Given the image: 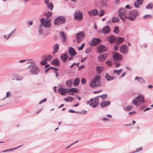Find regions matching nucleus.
Segmentation results:
<instances>
[{"label":"nucleus","mask_w":153,"mask_h":153,"mask_svg":"<svg viewBox=\"0 0 153 153\" xmlns=\"http://www.w3.org/2000/svg\"><path fill=\"white\" fill-rule=\"evenodd\" d=\"M30 73L33 75H37L39 73L40 69L36 65L33 63L32 65H29L28 67Z\"/></svg>","instance_id":"obj_1"},{"label":"nucleus","mask_w":153,"mask_h":153,"mask_svg":"<svg viewBox=\"0 0 153 153\" xmlns=\"http://www.w3.org/2000/svg\"><path fill=\"white\" fill-rule=\"evenodd\" d=\"M100 75L95 76L94 79L91 81L89 83V85L91 87L95 88L101 86V84L100 82Z\"/></svg>","instance_id":"obj_2"},{"label":"nucleus","mask_w":153,"mask_h":153,"mask_svg":"<svg viewBox=\"0 0 153 153\" xmlns=\"http://www.w3.org/2000/svg\"><path fill=\"white\" fill-rule=\"evenodd\" d=\"M87 104H89L94 108H96L99 104V98L98 97H96L94 98H91L87 102Z\"/></svg>","instance_id":"obj_3"},{"label":"nucleus","mask_w":153,"mask_h":153,"mask_svg":"<svg viewBox=\"0 0 153 153\" xmlns=\"http://www.w3.org/2000/svg\"><path fill=\"white\" fill-rule=\"evenodd\" d=\"M144 102L143 96L142 95H139L132 101V103L136 106L138 107L139 106V104L137 103L138 102L142 104Z\"/></svg>","instance_id":"obj_4"},{"label":"nucleus","mask_w":153,"mask_h":153,"mask_svg":"<svg viewBox=\"0 0 153 153\" xmlns=\"http://www.w3.org/2000/svg\"><path fill=\"white\" fill-rule=\"evenodd\" d=\"M138 15L139 13L138 11L136 10H134L129 12L128 16H127L126 18L131 21H133Z\"/></svg>","instance_id":"obj_5"},{"label":"nucleus","mask_w":153,"mask_h":153,"mask_svg":"<svg viewBox=\"0 0 153 153\" xmlns=\"http://www.w3.org/2000/svg\"><path fill=\"white\" fill-rule=\"evenodd\" d=\"M126 10L125 8H120L119 9L118 13L120 18L124 22L125 21V18H126V17H127V16L126 15Z\"/></svg>","instance_id":"obj_6"},{"label":"nucleus","mask_w":153,"mask_h":153,"mask_svg":"<svg viewBox=\"0 0 153 153\" xmlns=\"http://www.w3.org/2000/svg\"><path fill=\"white\" fill-rule=\"evenodd\" d=\"M85 36V33L84 32H80L76 35V37L77 42L79 43L83 39Z\"/></svg>","instance_id":"obj_7"},{"label":"nucleus","mask_w":153,"mask_h":153,"mask_svg":"<svg viewBox=\"0 0 153 153\" xmlns=\"http://www.w3.org/2000/svg\"><path fill=\"white\" fill-rule=\"evenodd\" d=\"M65 17L60 16L58 17L54 21V24L55 25H59L64 23L65 22Z\"/></svg>","instance_id":"obj_8"},{"label":"nucleus","mask_w":153,"mask_h":153,"mask_svg":"<svg viewBox=\"0 0 153 153\" xmlns=\"http://www.w3.org/2000/svg\"><path fill=\"white\" fill-rule=\"evenodd\" d=\"M74 15V19L78 21H81L83 19L82 14L78 11H75Z\"/></svg>","instance_id":"obj_9"},{"label":"nucleus","mask_w":153,"mask_h":153,"mask_svg":"<svg viewBox=\"0 0 153 153\" xmlns=\"http://www.w3.org/2000/svg\"><path fill=\"white\" fill-rule=\"evenodd\" d=\"M111 31L110 27L108 25H105L103 28L99 31V32H102L104 34H108Z\"/></svg>","instance_id":"obj_10"},{"label":"nucleus","mask_w":153,"mask_h":153,"mask_svg":"<svg viewBox=\"0 0 153 153\" xmlns=\"http://www.w3.org/2000/svg\"><path fill=\"white\" fill-rule=\"evenodd\" d=\"M113 59L114 60L119 61L122 59L123 57L120 53L115 52L113 54Z\"/></svg>","instance_id":"obj_11"},{"label":"nucleus","mask_w":153,"mask_h":153,"mask_svg":"<svg viewBox=\"0 0 153 153\" xmlns=\"http://www.w3.org/2000/svg\"><path fill=\"white\" fill-rule=\"evenodd\" d=\"M51 19L45 20V21L40 23L41 27H44L45 28H49L51 26Z\"/></svg>","instance_id":"obj_12"},{"label":"nucleus","mask_w":153,"mask_h":153,"mask_svg":"<svg viewBox=\"0 0 153 153\" xmlns=\"http://www.w3.org/2000/svg\"><path fill=\"white\" fill-rule=\"evenodd\" d=\"M128 48L125 45H123L120 48V52L125 54L127 53L128 52Z\"/></svg>","instance_id":"obj_13"},{"label":"nucleus","mask_w":153,"mask_h":153,"mask_svg":"<svg viewBox=\"0 0 153 153\" xmlns=\"http://www.w3.org/2000/svg\"><path fill=\"white\" fill-rule=\"evenodd\" d=\"M101 40L98 38H93L92 40V42L90 45L91 46L93 47L95 46L97 44L100 43Z\"/></svg>","instance_id":"obj_14"},{"label":"nucleus","mask_w":153,"mask_h":153,"mask_svg":"<svg viewBox=\"0 0 153 153\" xmlns=\"http://www.w3.org/2000/svg\"><path fill=\"white\" fill-rule=\"evenodd\" d=\"M105 49L106 48L105 46L103 45H101L98 46L97 51L98 53L101 54L102 52L105 51Z\"/></svg>","instance_id":"obj_15"},{"label":"nucleus","mask_w":153,"mask_h":153,"mask_svg":"<svg viewBox=\"0 0 153 153\" xmlns=\"http://www.w3.org/2000/svg\"><path fill=\"white\" fill-rule=\"evenodd\" d=\"M57 91L58 93L62 95H65L66 93H68V90H67L63 88H59L58 89Z\"/></svg>","instance_id":"obj_16"},{"label":"nucleus","mask_w":153,"mask_h":153,"mask_svg":"<svg viewBox=\"0 0 153 153\" xmlns=\"http://www.w3.org/2000/svg\"><path fill=\"white\" fill-rule=\"evenodd\" d=\"M106 39L110 44H112L115 42L116 38L114 36L111 35L108 36Z\"/></svg>","instance_id":"obj_17"},{"label":"nucleus","mask_w":153,"mask_h":153,"mask_svg":"<svg viewBox=\"0 0 153 153\" xmlns=\"http://www.w3.org/2000/svg\"><path fill=\"white\" fill-rule=\"evenodd\" d=\"M108 56L107 53H104L99 55L98 59V60L100 62H103L106 59Z\"/></svg>","instance_id":"obj_18"},{"label":"nucleus","mask_w":153,"mask_h":153,"mask_svg":"<svg viewBox=\"0 0 153 153\" xmlns=\"http://www.w3.org/2000/svg\"><path fill=\"white\" fill-rule=\"evenodd\" d=\"M111 102L109 101H103L101 102L100 106L102 108H104L109 105Z\"/></svg>","instance_id":"obj_19"},{"label":"nucleus","mask_w":153,"mask_h":153,"mask_svg":"<svg viewBox=\"0 0 153 153\" xmlns=\"http://www.w3.org/2000/svg\"><path fill=\"white\" fill-rule=\"evenodd\" d=\"M143 2V0H137L134 3V5L135 7L136 8H139V5L142 4Z\"/></svg>","instance_id":"obj_20"},{"label":"nucleus","mask_w":153,"mask_h":153,"mask_svg":"<svg viewBox=\"0 0 153 153\" xmlns=\"http://www.w3.org/2000/svg\"><path fill=\"white\" fill-rule=\"evenodd\" d=\"M60 33L62 37L61 39L62 42H66L67 39V36L66 33H65L63 31H60Z\"/></svg>","instance_id":"obj_21"},{"label":"nucleus","mask_w":153,"mask_h":153,"mask_svg":"<svg viewBox=\"0 0 153 153\" xmlns=\"http://www.w3.org/2000/svg\"><path fill=\"white\" fill-rule=\"evenodd\" d=\"M59 45L58 44H56L53 47V49L54 50L53 52V54L57 53L59 49Z\"/></svg>","instance_id":"obj_22"},{"label":"nucleus","mask_w":153,"mask_h":153,"mask_svg":"<svg viewBox=\"0 0 153 153\" xmlns=\"http://www.w3.org/2000/svg\"><path fill=\"white\" fill-rule=\"evenodd\" d=\"M89 15L90 16H96L97 15H98V12L96 9H94L91 11L88 12Z\"/></svg>","instance_id":"obj_23"},{"label":"nucleus","mask_w":153,"mask_h":153,"mask_svg":"<svg viewBox=\"0 0 153 153\" xmlns=\"http://www.w3.org/2000/svg\"><path fill=\"white\" fill-rule=\"evenodd\" d=\"M68 51L71 56H74L76 55V52L73 48L70 47L69 48Z\"/></svg>","instance_id":"obj_24"},{"label":"nucleus","mask_w":153,"mask_h":153,"mask_svg":"<svg viewBox=\"0 0 153 153\" xmlns=\"http://www.w3.org/2000/svg\"><path fill=\"white\" fill-rule=\"evenodd\" d=\"M60 58L62 62H65L66 61L68 58V56L66 54H62L60 55Z\"/></svg>","instance_id":"obj_25"},{"label":"nucleus","mask_w":153,"mask_h":153,"mask_svg":"<svg viewBox=\"0 0 153 153\" xmlns=\"http://www.w3.org/2000/svg\"><path fill=\"white\" fill-rule=\"evenodd\" d=\"M124 39L123 38L117 37L116 42V45H119L124 41Z\"/></svg>","instance_id":"obj_26"},{"label":"nucleus","mask_w":153,"mask_h":153,"mask_svg":"<svg viewBox=\"0 0 153 153\" xmlns=\"http://www.w3.org/2000/svg\"><path fill=\"white\" fill-rule=\"evenodd\" d=\"M51 63L53 65L58 66L59 65L60 62L59 60L57 59H55L53 60Z\"/></svg>","instance_id":"obj_27"},{"label":"nucleus","mask_w":153,"mask_h":153,"mask_svg":"<svg viewBox=\"0 0 153 153\" xmlns=\"http://www.w3.org/2000/svg\"><path fill=\"white\" fill-rule=\"evenodd\" d=\"M96 70L99 74H100L103 71L104 68L102 66H97L96 68Z\"/></svg>","instance_id":"obj_28"},{"label":"nucleus","mask_w":153,"mask_h":153,"mask_svg":"<svg viewBox=\"0 0 153 153\" xmlns=\"http://www.w3.org/2000/svg\"><path fill=\"white\" fill-rule=\"evenodd\" d=\"M105 77L106 79L108 81L112 80L115 78V77L114 76H110L108 73H106L105 75Z\"/></svg>","instance_id":"obj_29"},{"label":"nucleus","mask_w":153,"mask_h":153,"mask_svg":"<svg viewBox=\"0 0 153 153\" xmlns=\"http://www.w3.org/2000/svg\"><path fill=\"white\" fill-rule=\"evenodd\" d=\"M80 82V79L79 78H77L75 79L74 81L73 82V84L74 86H78Z\"/></svg>","instance_id":"obj_30"},{"label":"nucleus","mask_w":153,"mask_h":153,"mask_svg":"<svg viewBox=\"0 0 153 153\" xmlns=\"http://www.w3.org/2000/svg\"><path fill=\"white\" fill-rule=\"evenodd\" d=\"M47 7L48 9L50 10H52L53 7V4L51 2H50L47 4Z\"/></svg>","instance_id":"obj_31"},{"label":"nucleus","mask_w":153,"mask_h":153,"mask_svg":"<svg viewBox=\"0 0 153 153\" xmlns=\"http://www.w3.org/2000/svg\"><path fill=\"white\" fill-rule=\"evenodd\" d=\"M65 84L67 87H71L72 85V83L71 80H69L66 82Z\"/></svg>","instance_id":"obj_32"},{"label":"nucleus","mask_w":153,"mask_h":153,"mask_svg":"<svg viewBox=\"0 0 153 153\" xmlns=\"http://www.w3.org/2000/svg\"><path fill=\"white\" fill-rule=\"evenodd\" d=\"M74 99V98L70 96L68 97L67 98H64V100L66 102H68L69 101H71Z\"/></svg>","instance_id":"obj_33"},{"label":"nucleus","mask_w":153,"mask_h":153,"mask_svg":"<svg viewBox=\"0 0 153 153\" xmlns=\"http://www.w3.org/2000/svg\"><path fill=\"white\" fill-rule=\"evenodd\" d=\"M135 79L137 80L139 82L142 83L145 82L143 79L140 77L136 76L135 77Z\"/></svg>","instance_id":"obj_34"},{"label":"nucleus","mask_w":153,"mask_h":153,"mask_svg":"<svg viewBox=\"0 0 153 153\" xmlns=\"http://www.w3.org/2000/svg\"><path fill=\"white\" fill-rule=\"evenodd\" d=\"M77 88H71L69 90H68V92H73L74 93H76L77 92Z\"/></svg>","instance_id":"obj_35"},{"label":"nucleus","mask_w":153,"mask_h":153,"mask_svg":"<svg viewBox=\"0 0 153 153\" xmlns=\"http://www.w3.org/2000/svg\"><path fill=\"white\" fill-rule=\"evenodd\" d=\"M122 71V69L117 70H114L113 72L114 73L117 74L118 76H119L121 73Z\"/></svg>","instance_id":"obj_36"},{"label":"nucleus","mask_w":153,"mask_h":153,"mask_svg":"<svg viewBox=\"0 0 153 153\" xmlns=\"http://www.w3.org/2000/svg\"><path fill=\"white\" fill-rule=\"evenodd\" d=\"M119 27L117 26H115L114 30V33L116 34H117L119 33Z\"/></svg>","instance_id":"obj_37"},{"label":"nucleus","mask_w":153,"mask_h":153,"mask_svg":"<svg viewBox=\"0 0 153 153\" xmlns=\"http://www.w3.org/2000/svg\"><path fill=\"white\" fill-rule=\"evenodd\" d=\"M105 11L103 10H101L100 12L98 13V15L99 16H103L105 14Z\"/></svg>","instance_id":"obj_38"},{"label":"nucleus","mask_w":153,"mask_h":153,"mask_svg":"<svg viewBox=\"0 0 153 153\" xmlns=\"http://www.w3.org/2000/svg\"><path fill=\"white\" fill-rule=\"evenodd\" d=\"M26 63L27 64H30V65H32L33 63H35V62H33V59H27L26 60Z\"/></svg>","instance_id":"obj_39"},{"label":"nucleus","mask_w":153,"mask_h":153,"mask_svg":"<svg viewBox=\"0 0 153 153\" xmlns=\"http://www.w3.org/2000/svg\"><path fill=\"white\" fill-rule=\"evenodd\" d=\"M52 12L50 11L47 13L46 16V19L47 20L49 19L52 16Z\"/></svg>","instance_id":"obj_40"},{"label":"nucleus","mask_w":153,"mask_h":153,"mask_svg":"<svg viewBox=\"0 0 153 153\" xmlns=\"http://www.w3.org/2000/svg\"><path fill=\"white\" fill-rule=\"evenodd\" d=\"M107 96V95L106 94H105L104 95L98 96L97 97H98V98L99 97H101L102 100H104L106 98Z\"/></svg>","instance_id":"obj_41"},{"label":"nucleus","mask_w":153,"mask_h":153,"mask_svg":"<svg viewBox=\"0 0 153 153\" xmlns=\"http://www.w3.org/2000/svg\"><path fill=\"white\" fill-rule=\"evenodd\" d=\"M119 21V19L118 18H116L114 17H113L112 18V22L113 23H115L116 22H118Z\"/></svg>","instance_id":"obj_42"},{"label":"nucleus","mask_w":153,"mask_h":153,"mask_svg":"<svg viewBox=\"0 0 153 153\" xmlns=\"http://www.w3.org/2000/svg\"><path fill=\"white\" fill-rule=\"evenodd\" d=\"M16 31V29L14 30L12 32H11L7 36V38H9L11 36H13L14 34V32Z\"/></svg>","instance_id":"obj_43"},{"label":"nucleus","mask_w":153,"mask_h":153,"mask_svg":"<svg viewBox=\"0 0 153 153\" xmlns=\"http://www.w3.org/2000/svg\"><path fill=\"white\" fill-rule=\"evenodd\" d=\"M132 108V106H128L124 108V109L127 111L130 110Z\"/></svg>","instance_id":"obj_44"},{"label":"nucleus","mask_w":153,"mask_h":153,"mask_svg":"<svg viewBox=\"0 0 153 153\" xmlns=\"http://www.w3.org/2000/svg\"><path fill=\"white\" fill-rule=\"evenodd\" d=\"M105 63L108 65V66H111L113 65V62L111 61H110V60H108V61H107L105 62Z\"/></svg>","instance_id":"obj_45"},{"label":"nucleus","mask_w":153,"mask_h":153,"mask_svg":"<svg viewBox=\"0 0 153 153\" xmlns=\"http://www.w3.org/2000/svg\"><path fill=\"white\" fill-rule=\"evenodd\" d=\"M41 27L40 26V27L38 28L39 34V35H42L43 33V30Z\"/></svg>","instance_id":"obj_46"},{"label":"nucleus","mask_w":153,"mask_h":153,"mask_svg":"<svg viewBox=\"0 0 153 153\" xmlns=\"http://www.w3.org/2000/svg\"><path fill=\"white\" fill-rule=\"evenodd\" d=\"M152 7L153 4L152 3H150L146 6V8L147 9H151L152 8Z\"/></svg>","instance_id":"obj_47"},{"label":"nucleus","mask_w":153,"mask_h":153,"mask_svg":"<svg viewBox=\"0 0 153 153\" xmlns=\"http://www.w3.org/2000/svg\"><path fill=\"white\" fill-rule=\"evenodd\" d=\"M47 63V61L45 59L42 60L40 62V64L42 65H45Z\"/></svg>","instance_id":"obj_48"},{"label":"nucleus","mask_w":153,"mask_h":153,"mask_svg":"<svg viewBox=\"0 0 153 153\" xmlns=\"http://www.w3.org/2000/svg\"><path fill=\"white\" fill-rule=\"evenodd\" d=\"M85 45V43H83L80 47H78V49L79 51H81L83 49Z\"/></svg>","instance_id":"obj_49"},{"label":"nucleus","mask_w":153,"mask_h":153,"mask_svg":"<svg viewBox=\"0 0 153 153\" xmlns=\"http://www.w3.org/2000/svg\"><path fill=\"white\" fill-rule=\"evenodd\" d=\"M52 56L51 55H48L47 57H46V59H46V60L47 61H50V60H51V59H52Z\"/></svg>","instance_id":"obj_50"},{"label":"nucleus","mask_w":153,"mask_h":153,"mask_svg":"<svg viewBox=\"0 0 153 153\" xmlns=\"http://www.w3.org/2000/svg\"><path fill=\"white\" fill-rule=\"evenodd\" d=\"M19 147H20V146H19L17 147H16V148H12V149H8V152H11L12 151H14L15 150H16V149H17L18 148H19Z\"/></svg>","instance_id":"obj_51"},{"label":"nucleus","mask_w":153,"mask_h":153,"mask_svg":"<svg viewBox=\"0 0 153 153\" xmlns=\"http://www.w3.org/2000/svg\"><path fill=\"white\" fill-rule=\"evenodd\" d=\"M114 65L115 66L117 67H119L120 65V63L119 62H114Z\"/></svg>","instance_id":"obj_52"},{"label":"nucleus","mask_w":153,"mask_h":153,"mask_svg":"<svg viewBox=\"0 0 153 153\" xmlns=\"http://www.w3.org/2000/svg\"><path fill=\"white\" fill-rule=\"evenodd\" d=\"M151 17V16L150 15H144L143 16V18H144L145 19H147L148 18H150Z\"/></svg>","instance_id":"obj_53"},{"label":"nucleus","mask_w":153,"mask_h":153,"mask_svg":"<svg viewBox=\"0 0 153 153\" xmlns=\"http://www.w3.org/2000/svg\"><path fill=\"white\" fill-rule=\"evenodd\" d=\"M118 45H114V50L115 51H116L119 48V47L118 46Z\"/></svg>","instance_id":"obj_54"},{"label":"nucleus","mask_w":153,"mask_h":153,"mask_svg":"<svg viewBox=\"0 0 153 153\" xmlns=\"http://www.w3.org/2000/svg\"><path fill=\"white\" fill-rule=\"evenodd\" d=\"M86 82V79H84L83 78H82V79H81V82L82 83L84 84Z\"/></svg>","instance_id":"obj_55"},{"label":"nucleus","mask_w":153,"mask_h":153,"mask_svg":"<svg viewBox=\"0 0 153 153\" xmlns=\"http://www.w3.org/2000/svg\"><path fill=\"white\" fill-rule=\"evenodd\" d=\"M11 95V93L9 91H8L6 93V97H9Z\"/></svg>","instance_id":"obj_56"},{"label":"nucleus","mask_w":153,"mask_h":153,"mask_svg":"<svg viewBox=\"0 0 153 153\" xmlns=\"http://www.w3.org/2000/svg\"><path fill=\"white\" fill-rule=\"evenodd\" d=\"M46 98H45L43 100H42L40 102H39V104H41L43 102H45L46 101Z\"/></svg>","instance_id":"obj_57"},{"label":"nucleus","mask_w":153,"mask_h":153,"mask_svg":"<svg viewBox=\"0 0 153 153\" xmlns=\"http://www.w3.org/2000/svg\"><path fill=\"white\" fill-rule=\"evenodd\" d=\"M78 142V141H77L76 142H74L73 143H72L69 146H68V147H67L65 149H67L69 148L70 147H71L72 145H73V144H74Z\"/></svg>","instance_id":"obj_58"},{"label":"nucleus","mask_w":153,"mask_h":153,"mask_svg":"<svg viewBox=\"0 0 153 153\" xmlns=\"http://www.w3.org/2000/svg\"><path fill=\"white\" fill-rule=\"evenodd\" d=\"M27 23L30 25H32L33 24L32 21V20L27 21Z\"/></svg>","instance_id":"obj_59"},{"label":"nucleus","mask_w":153,"mask_h":153,"mask_svg":"<svg viewBox=\"0 0 153 153\" xmlns=\"http://www.w3.org/2000/svg\"><path fill=\"white\" fill-rule=\"evenodd\" d=\"M136 149L137 150V151H136V152L140 151H141L142 150V147H140L138 148H137ZM135 152H134V153Z\"/></svg>","instance_id":"obj_60"},{"label":"nucleus","mask_w":153,"mask_h":153,"mask_svg":"<svg viewBox=\"0 0 153 153\" xmlns=\"http://www.w3.org/2000/svg\"><path fill=\"white\" fill-rule=\"evenodd\" d=\"M125 8L127 9H130L131 8L130 7L129 5H127L125 7Z\"/></svg>","instance_id":"obj_61"},{"label":"nucleus","mask_w":153,"mask_h":153,"mask_svg":"<svg viewBox=\"0 0 153 153\" xmlns=\"http://www.w3.org/2000/svg\"><path fill=\"white\" fill-rule=\"evenodd\" d=\"M102 120L104 121H108L109 120V119L107 118L104 117L102 118Z\"/></svg>","instance_id":"obj_62"},{"label":"nucleus","mask_w":153,"mask_h":153,"mask_svg":"<svg viewBox=\"0 0 153 153\" xmlns=\"http://www.w3.org/2000/svg\"><path fill=\"white\" fill-rule=\"evenodd\" d=\"M68 111L69 112L71 113H75V111L74 110H73L72 109H69Z\"/></svg>","instance_id":"obj_63"},{"label":"nucleus","mask_w":153,"mask_h":153,"mask_svg":"<svg viewBox=\"0 0 153 153\" xmlns=\"http://www.w3.org/2000/svg\"><path fill=\"white\" fill-rule=\"evenodd\" d=\"M81 114H85L87 112V111L85 110H82L81 111H80Z\"/></svg>","instance_id":"obj_64"}]
</instances>
